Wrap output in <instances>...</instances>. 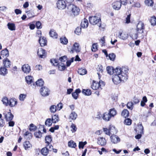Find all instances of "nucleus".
<instances>
[{"label":"nucleus","mask_w":156,"mask_h":156,"mask_svg":"<svg viewBox=\"0 0 156 156\" xmlns=\"http://www.w3.org/2000/svg\"><path fill=\"white\" fill-rule=\"evenodd\" d=\"M128 69L127 67H116L114 70L115 74L112 76V80L115 84H118L127 79Z\"/></svg>","instance_id":"obj_1"},{"label":"nucleus","mask_w":156,"mask_h":156,"mask_svg":"<svg viewBox=\"0 0 156 156\" xmlns=\"http://www.w3.org/2000/svg\"><path fill=\"white\" fill-rule=\"evenodd\" d=\"M117 114V111L115 108L110 109L108 112H105L103 113L102 119L106 121H108L114 117Z\"/></svg>","instance_id":"obj_2"},{"label":"nucleus","mask_w":156,"mask_h":156,"mask_svg":"<svg viewBox=\"0 0 156 156\" xmlns=\"http://www.w3.org/2000/svg\"><path fill=\"white\" fill-rule=\"evenodd\" d=\"M3 103L6 106H9L11 107L15 106L17 103L16 100L15 98H12L9 100L6 97L4 98L2 100Z\"/></svg>","instance_id":"obj_3"},{"label":"nucleus","mask_w":156,"mask_h":156,"mask_svg":"<svg viewBox=\"0 0 156 156\" xmlns=\"http://www.w3.org/2000/svg\"><path fill=\"white\" fill-rule=\"evenodd\" d=\"M69 11L72 12L74 15H77L79 14L80 9L79 8L75 5L70 4L67 7Z\"/></svg>","instance_id":"obj_4"},{"label":"nucleus","mask_w":156,"mask_h":156,"mask_svg":"<svg viewBox=\"0 0 156 156\" xmlns=\"http://www.w3.org/2000/svg\"><path fill=\"white\" fill-rule=\"evenodd\" d=\"M50 90L47 87H42L40 89V92L41 94L43 97L48 96L50 93Z\"/></svg>","instance_id":"obj_5"},{"label":"nucleus","mask_w":156,"mask_h":156,"mask_svg":"<svg viewBox=\"0 0 156 156\" xmlns=\"http://www.w3.org/2000/svg\"><path fill=\"white\" fill-rule=\"evenodd\" d=\"M89 22L92 25H96L101 22L100 18L96 16H92L89 18Z\"/></svg>","instance_id":"obj_6"},{"label":"nucleus","mask_w":156,"mask_h":156,"mask_svg":"<svg viewBox=\"0 0 156 156\" xmlns=\"http://www.w3.org/2000/svg\"><path fill=\"white\" fill-rule=\"evenodd\" d=\"M144 29V23L141 21H139L137 25L136 30L138 33H142Z\"/></svg>","instance_id":"obj_7"},{"label":"nucleus","mask_w":156,"mask_h":156,"mask_svg":"<svg viewBox=\"0 0 156 156\" xmlns=\"http://www.w3.org/2000/svg\"><path fill=\"white\" fill-rule=\"evenodd\" d=\"M37 54L40 58H44L46 57V53L45 51L42 48L38 49Z\"/></svg>","instance_id":"obj_8"},{"label":"nucleus","mask_w":156,"mask_h":156,"mask_svg":"<svg viewBox=\"0 0 156 156\" xmlns=\"http://www.w3.org/2000/svg\"><path fill=\"white\" fill-rule=\"evenodd\" d=\"M57 7L59 9H64L66 7L65 2L62 0H59L57 3Z\"/></svg>","instance_id":"obj_9"},{"label":"nucleus","mask_w":156,"mask_h":156,"mask_svg":"<svg viewBox=\"0 0 156 156\" xmlns=\"http://www.w3.org/2000/svg\"><path fill=\"white\" fill-rule=\"evenodd\" d=\"M3 114L6 121H9L12 119L13 115L10 112H5Z\"/></svg>","instance_id":"obj_10"},{"label":"nucleus","mask_w":156,"mask_h":156,"mask_svg":"<svg viewBox=\"0 0 156 156\" xmlns=\"http://www.w3.org/2000/svg\"><path fill=\"white\" fill-rule=\"evenodd\" d=\"M122 4L118 0H115L112 4V6L114 9L116 10H119Z\"/></svg>","instance_id":"obj_11"},{"label":"nucleus","mask_w":156,"mask_h":156,"mask_svg":"<svg viewBox=\"0 0 156 156\" xmlns=\"http://www.w3.org/2000/svg\"><path fill=\"white\" fill-rule=\"evenodd\" d=\"M3 64L4 67L8 68H9L11 66V62L8 58H4L3 60Z\"/></svg>","instance_id":"obj_12"},{"label":"nucleus","mask_w":156,"mask_h":156,"mask_svg":"<svg viewBox=\"0 0 156 156\" xmlns=\"http://www.w3.org/2000/svg\"><path fill=\"white\" fill-rule=\"evenodd\" d=\"M72 49L70 51L71 53H73L74 51L79 52L80 50L79 48V44L77 43H75L74 44Z\"/></svg>","instance_id":"obj_13"},{"label":"nucleus","mask_w":156,"mask_h":156,"mask_svg":"<svg viewBox=\"0 0 156 156\" xmlns=\"http://www.w3.org/2000/svg\"><path fill=\"white\" fill-rule=\"evenodd\" d=\"M111 141L114 144H117L120 141V139L116 135H113L110 137Z\"/></svg>","instance_id":"obj_14"},{"label":"nucleus","mask_w":156,"mask_h":156,"mask_svg":"<svg viewBox=\"0 0 156 156\" xmlns=\"http://www.w3.org/2000/svg\"><path fill=\"white\" fill-rule=\"evenodd\" d=\"M22 69L25 73H29L30 71V68L28 64H25L22 67Z\"/></svg>","instance_id":"obj_15"},{"label":"nucleus","mask_w":156,"mask_h":156,"mask_svg":"<svg viewBox=\"0 0 156 156\" xmlns=\"http://www.w3.org/2000/svg\"><path fill=\"white\" fill-rule=\"evenodd\" d=\"M135 131L138 133H143L144 127L142 124L138 125L137 127L135 129Z\"/></svg>","instance_id":"obj_16"},{"label":"nucleus","mask_w":156,"mask_h":156,"mask_svg":"<svg viewBox=\"0 0 156 156\" xmlns=\"http://www.w3.org/2000/svg\"><path fill=\"white\" fill-rule=\"evenodd\" d=\"M39 43L41 47H43L47 44V41L46 38L41 37L39 40Z\"/></svg>","instance_id":"obj_17"},{"label":"nucleus","mask_w":156,"mask_h":156,"mask_svg":"<svg viewBox=\"0 0 156 156\" xmlns=\"http://www.w3.org/2000/svg\"><path fill=\"white\" fill-rule=\"evenodd\" d=\"M98 144L101 146H104L106 143V140L103 137H100L98 138Z\"/></svg>","instance_id":"obj_18"},{"label":"nucleus","mask_w":156,"mask_h":156,"mask_svg":"<svg viewBox=\"0 0 156 156\" xmlns=\"http://www.w3.org/2000/svg\"><path fill=\"white\" fill-rule=\"evenodd\" d=\"M7 68L4 66H2L0 68V74L3 76L6 75L8 73Z\"/></svg>","instance_id":"obj_19"},{"label":"nucleus","mask_w":156,"mask_h":156,"mask_svg":"<svg viewBox=\"0 0 156 156\" xmlns=\"http://www.w3.org/2000/svg\"><path fill=\"white\" fill-rule=\"evenodd\" d=\"M1 55L3 57H5L6 58L9 55V52L8 49L5 48L1 51Z\"/></svg>","instance_id":"obj_20"},{"label":"nucleus","mask_w":156,"mask_h":156,"mask_svg":"<svg viewBox=\"0 0 156 156\" xmlns=\"http://www.w3.org/2000/svg\"><path fill=\"white\" fill-rule=\"evenodd\" d=\"M23 136L25 139L29 140L31 139L32 137V134L28 131L24 133Z\"/></svg>","instance_id":"obj_21"},{"label":"nucleus","mask_w":156,"mask_h":156,"mask_svg":"<svg viewBox=\"0 0 156 156\" xmlns=\"http://www.w3.org/2000/svg\"><path fill=\"white\" fill-rule=\"evenodd\" d=\"M91 88L94 90L99 89L100 88V84L98 82H96L93 80V84L91 85Z\"/></svg>","instance_id":"obj_22"},{"label":"nucleus","mask_w":156,"mask_h":156,"mask_svg":"<svg viewBox=\"0 0 156 156\" xmlns=\"http://www.w3.org/2000/svg\"><path fill=\"white\" fill-rule=\"evenodd\" d=\"M88 25V20L86 19H84L81 22V27L83 28L87 27Z\"/></svg>","instance_id":"obj_23"},{"label":"nucleus","mask_w":156,"mask_h":156,"mask_svg":"<svg viewBox=\"0 0 156 156\" xmlns=\"http://www.w3.org/2000/svg\"><path fill=\"white\" fill-rule=\"evenodd\" d=\"M80 92L81 90L79 89H76L75 92L73 93L72 94V95L73 98L75 99H77L78 98V94L80 93Z\"/></svg>","instance_id":"obj_24"},{"label":"nucleus","mask_w":156,"mask_h":156,"mask_svg":"<svg viewBox=\"0 0 156 156\" xmlns=\"http://www.w3.org/2000/svg\"><path fill=\"white\" fill-rule=\"evenodd\" d=\"M8 28L10 30L13 31L16 30L15 25L13 23H9L7 25Z\"/></svg>","instance_id":"obj_25"},{"label":"nucleus","mask_w":156,"mask_h":156,"mask_svg":"<svg viewBox=\"0 0 156 156\" xmlns=\"http://www.w3.org/2000/svg\"><path fill=\"white\" fill-rule=\"evenodd\" d=\"M23 146L25 149L27 150L31 148L32 145L29 141H26L24 143Z\"/></svg>","instance_id":"obj_26"},{"label":"nucleus","mask_w":156,"mask_h":156,"mask_svg":"<svg viewBox=\"0 0 156 156\" xmlns=\"http://www.w3.org/2000/svg\"><path fill=\"white\" fill-rule=\"evenodd\" d=\"M119 37L122 40H126L128 37V35L124 32L121 33H120Z\"/></svg>","instance_id":"obj_27"},{"label":"nucleus","mask_w":156,"mask_h":156,"mask_svg":"<svg viewBox=\"0 0 156 156\" xmlns=\"http://www.w3.org/2000/svg\"><path fill=\"white\" fill-rule=\"evenodd\" d=\"M49 34L51 37L56 38L58 37V35L55 30H51L49 32Z\"/></svg>","instance_id":"obj_28"},{"label":"nucleus","mask_w":156,"mask_h":156,"mask_svg":"<svg viewBox=\"0 0 156 156\" xmlns=\"http://www.w3.org/2000/svg\"><path fill=\"white\" fill-rule=\"evenodd\" d=\"M26 81L28 84H30L33 82V78L31 76H28L25 77Z\"/></svg>","instance_id":"obj_29"},{"label":"nucleus","mask_w":156,"mask_h":156,"mask_svg":"<svg viewBox=\"0 0 156 156\" xmlns=\"http://www.w3.org/2000/svg\"><path fill=\"white\" fill-rule=\"evenodd\" d=\"M129 114V112L127 109H124L122 112L121 115L124 117L126 118L128 117Z\"/></svg>","instance_id":"obj_30"},{"label":"nucleus","mask_w":156,"mask_h":156,"mask_svg":"<svg viewBox=\"0 0 156 156\" xmlns=\"http://www.w3.org/2000/svg\"><path fill=\"white\" fill-rule=\"evenodd\" d=\"M78 73L80 75H83L86 74L87 71L86 69L81 68L78 70Z\"/></svg>","instance_id":"obj_31"},{"label":"nucleus","mask_w":156,"mask_h":156,"mask_svg":"<svg viewBox=\"0 0 156 156\" xmlns=\"http://www.w3.org/2000/svg\"><path fill=\"white\" fill-rule=\"evenodd\" d=\"M49 151L46 147L43 148L41 150V154L45 156L47 155Z\"/></svg>","instance_id":"obj_32"},{"label":"nucleus","mask_w":156,"mask_h":156,"mask_svg":"<svg viewBox=\"0 0 156 156\" xmlns=\"http://www.w3.org/2000/svg\"><path fill=\"white\" fill-rule=\"evenodd\" d=\"M82 93L85 95L87 96L90 95L91 93L90 90L89 89H83Z\"/></svg>","instance_id":"obj_33"},{"label":"nucleus","mask_w":156,"mask_h":156,"mask_svg":"<svg viewBox=\"0 0 156 156\" xmlns=\"http://www.w3.org/2000/svg\"><path fill=\"white\" fill-rule=\"evenodd\" d=\"M44 82L42 79L38 80L36 82V84L37 86H42L44 84Z\"/></svg>","instance_id":"obj_34"},{"label":"nucleus","mask_w":156,"mask_h":156,"mask_svg":"<svg viewBox=\"0 0 156 156\" xmlns=\"http://www.w3.org/2000/svg\"><path fill=\"white\" fill-rule=\"evenodd\" d=\"M150 22L152 25L154 26L156 25V17L155 16H153L151 17Z\"/></svg>","instance_id":"obj_35"},{"label":"nucleus","mask_w":156,"mask_h":156,"mask_svg":"<svg viewBox=\"0 0 156 156\" xmlns=\"http://www.w3.org/2000/svg\"><path fill=\"white\" fill-rule=\"evenodd\" d=\"M97 71H99V73H98V77L99 79H100V73H102V72L103 71V67L101 65H98V67L97 68Z\"/></svg>","instance_id":"obj_36"},{"label":"nucleus","mask_w":156,"mask_h":156,"mask_svg":"<svg viewBox=\"0 0 156 156\" xmlns=\"http://www.w3.org/2000/svg\"><path fill=\"white\" fill-rule=\"evenodd\" d=\"M68 146L72 148H75L76 146V143L73 140H70L68 142Z\"/></svg>","instance_id":"obj_37"},{"label":"nucleus","mask_w":156,"mask_h":156,"mask_svg":"<svg viewBox=\"0 0 156 156\" xmlns=\"http://www.w3.org/2000/svg\"><path fill=\"white\" fill-rule=\"evenodd\" d=\"M52 120L53 122L54 123H56L58 122L59 120V118L58 115H54L52 117Z\"/></svg>","instance_id":"obj_38"},{"label":"nucleus","mask_w":156,"mask_h":156,"mask_svg":"<svg viewBox=\"0 0 156 156\" xmlns=\"http://www.w3.org/2000/svg\"><path fill=\"white\" fill-rule=\"evenodd\" d=\"M106 69L108 74L110 75L113 74V73H114V70L115 69H113V68L109 66H108L106 68Z\"/></svg>","instance_id":"obj_39"},{"label":"nucleus","mask_w":156,"mask_h":156,"mask_svg":"<svg viewBox=\"0 0 156 156\" xmlns=\"http://www.w3.org/2000/svg\"><path fill=\"white\" fill-rule=\"evenodd\" d=\"M60 41L61 43L64 44H66L68 42L67 39L65 37H61Z\"/></svg>","instance_id":"obj_40"},{"label":"nucleus","mask_w":156,"mask_h":156,"mask_svg":"<svg viewBox=\"0 0 156 156\" xmlns=\"http://www.w3.org/2000/svg\"><path fill=\"white\" fill-rule=\"evenodd\" d=\"M77 114L74 112H72L70 114V118L72 120H75L77 117Z\"/></svg>","instance_id":"obj_41"},{"label":"nucleus","mask_w":156,"mask_h":156,"mask_svg":"<svg viewBox=\"0 0 156 156\" xmlns=\"http://www.w3.org/2000/svg\"><path fill=\"white\" fill-rule=\"evenodd\" d=\"M52 122L53 121L51 119H48L45 121V125L46 126H50L51 125Z\"/></svg>","instance_id":"obj_42"},{"label":"nucleus","mask_w":156,"mask_h":156,"mask_svg":"<svg viewBox=\"0 0 156 156\" xmlns=\"http://www.w3.org/2000/svg\"><path fill=\"white\" fill-rule=\"evenodd\" d=\"M45 143L47 144H50L52 141L51 137L50 135L46 136L45 138Z\"/></svg>","instance_id":"obj_43"},{"label":"nucleus","mask_w":156,"mask_h":156,"mask_svg":"<svg viewBox=\"0 0 156 156\" xmlns=\"http://www.w3.org/2000/svg\"><path fill=\"white\" fill-rule=\"evenodd\" d=\"M145 4L148 6L153 5L154 2L152 0H146L145 1Z\"/></svg>","instance_id":"obj_44"},{"label":"nucleus","mask_w":156,"mask_h":156,"mask_svg":"<svg viewBox=\"0 0 156 156\" xmlns=\"http://www.w3.org/2000/svg\"><path fill=\"white\" fill-rule=\"evenodd\" d=\"M60 64H59L58 66L59 69L60 71L64 70L66 68L65 65L63 63H61Z\"/></svg>","instance_id":"obj_45"},{"label":"nucleus","mask_w":156,"mask_h":156,"mask_svg":"<svg viewBox=\"0 0 156 156\" xmlns=\"http://www.w3.org/2000/svg\"><path fill=\"white\" fill-rule=\"evenodd\" d=\"M133 104L132 102H128L127 104V106L128 108L132 110L133 108Z\"/></svg>","instance_id":"obj_46"},{"label":"nucleus","mask_w":156,"mask_h":156,"mask_svg":"<svg viewBox=\"0 0 156 156\" xmlns=\"http://www.w3.org/2000/svg\"><path fill=\"white\" fill-rule=\"evenodd\" d=\"M51 62L53 64V65L55 66H58L60 64V63L58 62L57 60L56 59H51Z\"/></svg>","instance_id":"obj_47"},{"label":"nucleus","mask_w":156,"mask_h":156,"mask_svg":"<svg viewBox=\"0 0 156 156\" xmlns=\"http://www.w3.org/2000/svg\"><path fill=\"white\" fill-rule=\"evenodd\" d=\"M27 97V95L24 94H21L19 96V99L20 100L23 101Z\"/></svg>","instance_id":"obj_48"},{"label":"nucleus","mask_w":156,"mask_h":156,"mask_svg":"<svg viewBox=\"0 0 156 156\" xmlns=\"http://www.w3.org/2000/svg\"><path fill=\"white\" fill-rule=\"evenodd\" d=\"M50 110L51 112L54 113L57 110L56 106L55 105H52L50 108Z\"/></svg>","instance_id":"obj_49"},{"label":"nucleus","mask_w":156,"mask_h":156,"mask_svg":"<svg viewBox=\"0 0 156 156\" xmlns=\"http://www.w3.org/2000/svg\"><path fill=\"white\" fill-rule=\"evenodd\" d=\"M112 128H110L109 130H108L106 128H104V131L105 132V133L108 135H110V133L112 132Z\"/></svg>","instance_id":"obj_50"},{"label":"nucleus","mask_w":156,"mask_h":156,"mask_svg":"<svg viewBox=\"0 0 156 156\" xmlns=\"http://www.w3.org/2000/svg\"><path fill=\"white\" fill-rule=\"evenodd\" d=\"M34 134L35 136L37 138H40L42 136V133L40 131L35 132Z\"/></svg>","instance_id":"obj_51"},{"label":"nucleus","mask_w":156,"mask_h":156,"mask_svg":"<svg viewBox=\"0 0 156 156\" xmlns=\"http://www.w3.org/2000/svg\"><path fill=\"white\" fill-rule=\"evenodd\" d=\"M98 46L97 44L94 43L93 44L91 48V50L92 51L95 52L98 50Z\"/></svg>","instance_id":"obj_52"},{"label":"nucleus","mask_w":156,"mask_h":156,"mask_svg":"<svg viewBox=\"0 0 156 156\" xmlns=\"http://www.w3.org/2000/svg\"><path fill=\"white\" fill-rule=\"evenodd\" d=\"M108 57L110 60L114 61L115 57V55L114 53H112L109 54Z\"/></svg>","instance_id":"obj_53"},{"label":"nucleus","mask_w":156,"mask_h":156,"mask_svg":"<svg viewBox=\"0 0 156 156\" xmlns=\"http://www.w3.org/2000/svg\"><path fill=\"white\" fill-rule=\"evenodd\" d=\"M87 144L86 141L84 142H80L79 143V148H83L84 146Z\"/></svg>","instance_id":"obj_54"},{"label":"nucleus","mask_w":156,"mask_h":156,"mask_svg":"<svg viewBox=\"0 0 156 156\" xmlns=\"http://www.w3.org/2000/svg\"><path fill=\"white\" fill-rule=\"evenodd\" d=\"M30 131H34L37 129V127L35 126L33 124H31L30 125Z\"/></svg>","instance_id":"obj_55"},{"label":"nucleus","mask_w":156,"mask_h":156,"mask_svg":"<svg viewBox=\"0 0 156 156\" xmlns=\"http://www.w3.org/2000/svg\"><path fill=\"white\" fill-rule=\"evenodd\" d=\"M124 123L126 125H130L131 124V120L129 119H127L124 120Z\"/></svg>","instance_id":"obj_56"},{"label":"nucleus","mask_w":156,"mask_h":156,"mask_svg":"<svg viewBox=\"0 0 156 156\" xmlns=\"http://www.w3.org/2000/svg\"><path fill=\"white\" fill-rule=\"evenodd\" d=\"M81 28L80 27H77L75 31V33L78 35H80L81 34Z\"/></svg>","instance_id":"obj_57"},{"label":"nucleus","mask_w":156,"mask_h":156,"mask_svg":"<svg viewBox=\"0 0 156 156\" xmlns=\"http://www.w3.org/2000/svg\"><path fill=\"white\" fill-rule=\"evenodd\" d=\"M59 60L61 63H62V62H65L67 60V57L66 56H64L61 57L59 58Z\"/></svg>","instance_id":"obj_58"},{"label":"nucleus","mask_w":156,"mask_h":156,"mask_svg":"<svg viewBox=\"0 0 156 156\" xmlns=\"http://www.w3.org/2000/svg\"><path fill=\"white\" fill-rule=\"evenodd\" d=\"M71 128H72L71 131H72V133H74L76 131L77 128L75 125L72 124L71 125Z\"/></svg>","instance_id":"obj_59"},{"label":"nucleus","mask_w":156,"mask_h":156,"mask_svg":"<svg viewBox=\"0 0 156 156\" xmlns=\"http://www.w3.org/2000/svg\"><path fill=\"white\" fill-rule=\"evenodd\" d=\"M46 147L48 149L49 151H51L53 149V147L50 144H47Z\"/></svg>","instance_id":"obj_60"},{"label":"nucleus","mask_w":156,"mask_h":156,"mask_svg":"<svg viewBox=\"0 0 156 156\" xmlns=\"http://www.w3.org/2000/svg\"><path fill=\"white\" fill-rule=\"evenodd\" d=\"M36 27L38 29H41L42 27L41 23L40 21H37L36 23Z\"/></svg>","instance_id":"obj_61"},{"label":"nucleus","mask_w":156,"mask_h":156,"mask_svg":"<svg viewBox=\"0 0 156 156\" xmlns=\"http://www.w3.org/2000/svg\"><path fill=\"white\" fill-rule=\"evenodd\" d=\"M74 59V58H72L70 60H69L67 61L66 62V64L67 66H69L70 65L71 63L73 62Z\"/></svg>","instance_id":"obj_62"},{"label":"nucleus","mask_w":156,"mask_h":156,"mask_svg":"<svg viewBox=\"0 0 156 156\" xmlns=\"http://www.w3.org/2000/svg\"><path fill=\"white\" fill-rule=\"evenodd\" d=\"M57 110H60L63 107V105L62 103H59L56 106Z\"/></svg>","instance_id":"obj_63"},{"label":"nucleus","mask_w":156,"mask_h":156,"mask_svg":"<svg viewBox=\"0 0 156 156\" xmlns=\"http://www.w3.org/2000/svg\"><path fill=\"white\" fill-rule=\"evenodd\" d=\"M100 84V89H101L102 87H104L105 85V83L101 80H100L99 82L98 83Z\"/></svg>","instance_id":"obj_64"}]
</instances>
